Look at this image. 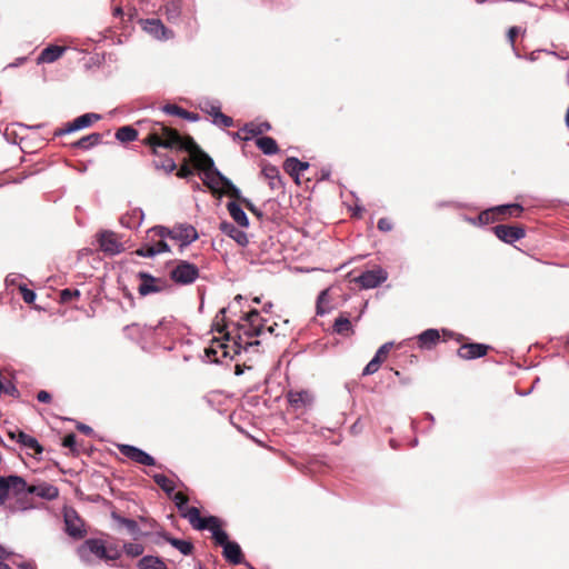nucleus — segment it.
Instances as JSON below:
<instances>
[{"label": "nucleus", "instance_id": "obj_1", "mask_svg": "<svg viewBox=\"0 0 569 569\" xmlns=\"http://www.w3.org/2000/svg\"><path fill=\"white\" fill-rule=\"evenodd\" d=\"M143 143L151 146L154 153L157 147L188 152L193 166L201 171V179L209 189L212 191L224 189L233 198L240 201L243 199L240 190L214 167L213 159L203 152L192 138H182L176 130L156 122Z\"/></svg>", "mask_w": 569, "mask_h": 569}, {"label": "nucleus", "instance_id": "obj_2", "mask_svg": "<svg viewBox=\"0 0 569 569\" xmlns=\"http://www.w3.org/2000/svg\"><path fill=\"white\" fill-rule=\"evenodd\" d=\"M152 234L158 236V238H170L178 241L181 250L194 242L199 237L196 228L188 223L178 224L171 229L162 226H156L149 229V238H151Z\"/></svg>", "mask_w": 569, "mask_h": 569}, {"label": "nucleus", "instance_id": "obj_3", "mask_svg": "<svg viewBox=\"0 0 569 569\" xmlns=\"http://www.w3.org/2000/svg\"><path fill=\"white\" fill-rule=\"evenodd\" d=\"M77 553L82 562L90 565L96 559L113 560L101 539H88L79 546Z\"/></svg>", "mask_w": 569, "mask_h": 569}, {"label": "nucleus", "instance_id": "obj_4", "mask_svg": "<svg viewBox=\"0 0 569 569\" xmlns=\"http://www.w3.org/2000/svg\"><path fill=\"white\" fill-rule=\"evenodd\" d=\"M28 489L29 485L20 476L0 477V506L4 503L10 493L20 496L28 493Z\"/></svg>", "mask_w": 569, "mask_h": 569}, {"label": "nucleus", "instance_id": "obj_5", "mask_svg": "<svg viewBox=\"0 0 569 569\" xmlns=\"http://www.w3.org/2000/svg\"><path fill=\"white\" fill-rule=\"evenodd\" d=\"M171 279L179 284H190L199 277V269L196 264L184 260L178 261L170 271Z\"/></svg>", "mask_w": 569, "mask_h": 569}, {"label": "nucleus", "instance_id": "obj_6", "mask_svg": "<svg viewBox=\"0 0 569 569\" xmlns=\"http://www.w3.org/2000/svg\"><path fill=\"white\" fill-rule=\"evenodd\" d=\"M170 250L168 243L166 242V238H158V236L152 234L149 238V231L147 232V241L134 251V253L139 257L152 258L157 254L168 252Z\"/></svg>", "mask_w": 569, "mask_h": 569}, {"label": "nucleus", "instance_id": "obj_7", "mask_svg": "<svg viewBox=\"0 0 569 569\" xmlns=\"http://www.w3.org/2000/svg\"><path fill=\"white\" fill-rule=\"evenodd\" d=\"M138 278L141 280L138 292L140 296L146 297L151 293L161 292L167 288V281L161 278H156L152 274L141 271L138 273Z\"/></svg>", "mask_w": 569, "mask_h": 569}, {"label": "nucleus", "instance_id": "obj_8", "mask_svg": "<svg viewBox=\"0 0 569 569\" xmlns=\"http://www.w3.org/2000/svg\"><path fill=\"white\" fill-rule=\"evenodd\" d=\"M98 242L100 249L108 256H117L124 250L122 242L113 231H102Z\"/></svg>", "mask_w": 569, "mask_h": 569}, {"label": "nucleus", "instance_id": "obj_9", "mask_svg": "<svg viewBox=\"0 0 569 569\" xmlns=\"http://www.w3.org/2000/svg\"><path fill=\"white\" fill-rule=\"evenodd\" d=\"M388 278V273L382 268H376L362 272L358 278L357 282L363 289H373L385 282Z\"/></svg>", "mask_w": 569, "mask_h": 569}, {"label": "nucleus", "instance_id": "obj_10", "mask_svg": "<svg viewBox=\"0 0 569 569\" xmlns=\"http://www.w3.org/2000/svg\"><path fill=\"white\" fill-rule=\"evenodd\" d=\"M119 451L128 459L143 466H154L156 460L148 452L131 445H119Z\"/></svg>", "mask_w": 569, "mask_h": 569}, {"label": "nucleus", "instance_id": "obj_11", "mask_svg": "<svg viewBox=\"0 0 569 569\" xmlns=\"http://www.w3.org/2000/svg\"><path fill=\"white\" fill-rule=\"evenodd\" d=\"M101 116L98 113H84L78 118H76L73 121L67 123L64 128L59 129L56 134L57 136H63L69 134L72 132H76L81 129H86L90 127L94 121L100 120Z\"/></svg>", "mask_w": 569, "mask_h": 569}, {"label": "nucleus", "instance_id": "obj_12", "mask_svg": "<svg viewBox=\"0 0 569 569\" xmlns=\"http://www.w3.org/2000/svg\"><path fill=\"white\" fill-rule=\"evenodd\" d=\"M206 355L211 362L217 363L221 362L222 359H232L233 357L231 355V347L224 341L217 338L212 339L211 345L206 349Z\"/></svg>", "mask_w": 569, "mask_h": 569}, {"label": "nucleus", "instance_id": "obj_13", "mask_svg": "<svg viewBox=\"0 0 569 569\" xmlns=\"http://www.w3.org/2000/svg\"><path fill=\"white\" fill-rule=\"evenodd\" d=\"M493 232L498 239L510 244L526 236L523 228L507 224H498L493 227Z\"/></svg>", "mask_w": 569, "mask_h": 569}, {"label": "nucleus", "instance_id": "obj_14", "mask_svg": "<svg viewBox=\"0 0 569 569\" xmlns=\"http://www.w3.org/2000/svg\"><path fill=\"white\" fill-rule=\"evenodd\" d=\"M521 211H522V207L520 204H517V203L501 204L493 209L482 211L479 214L478 220L481 224H485V223H488L492 219V217L496 212L500 213V214H509V216L518 217L521 213Z\"/></svg>", "mask_w": 569, "mask_h": 569}, {"label": "nucleus", "instance_id": "obj_15", "mask_svg": "<svg viewBox=\"0 0 569 569\" xmlns=\"http://www.w3.org/2000/svg\"><path fill=\"white\" fill-rule=\"evenodd\" d=\"M202 521L206 525V529L211 531L212 538L217 545L223 548L227 543L230 542L228 533L220 528V521L217 517L209 516L203 518Z\"/></svg>", "mask_w": 569, "mask_h": 569}, {"label": "nucleus", "instance_id": "obj_16", "mask_svg": "<svg viewBox=\"0 0 569 569\" xmlns=\"http://www.w3.org/2000/svg\"><path fill=\"white\" fill-rule=\"evenodd\" d=\"M142 28L146 32L156 39H170L173 33L164 27L159 19H147L142 21Z\"/></svg>", "mask_w": 569, "mask_h": 569}, {"label": "nucleus", "instance_id": "obj_17", "mask_svg": "<svg viewBox=\"0 0 569 569\" xmlns=\"http://www.w3.org/2000/svg\"><path fill=\"white\" fill-rule=\"evenodd\" d=\"M177 509L182 518L188 519L192 528L197 530H206V525L202 521L203 518L200 517V511L197 507H189L188 503H186L178 506Z\"/></svg>", "mask_w": 569, "mask_h": 569}, {"label": "nucleus", "instance_id": "obj_18", "mask_svg": "<svg viewBox=\"0 0 569 569\" xmlns=\"http://www.w3.org/2000/svg\"><path fill=\"white\" fill-rule=\"evenodd\" d=\"M64 523L67 533L76 539H80L84 536L86 530L83 528L82 520L77 516L76 512H67L64 515Z\"/></svg>", "mask_w": 569, "mask_h": 569}, {"label": "nucleus", "instance_id": "obj_19", "mask_svg": "<svg viewBox=\"0 0 569 569\" xmlns=\"http://www.w3.org/2000/svg\"><path fill=\"white\" fill-rule=\"evenodd\" d=\"M489 346L483 343H466L458 349V356L466 360L481 358L487 355Z\"/></svg>", "mask_w": 569, "mask_h": 569}, {"label": "nucleus", "instance_id": "obj_20", "mask_svg": "<svg viewBox=\"0 0 569 569\" xmlns=\"http://www.w3.org/2000/svg\"><path fill=\"white\" fill-rule=\"evenodd\" d=\"M287 399L290 406L295 409L309 407L313 402V396L307 390H290L287 393Z\"/></svg>", "mask_w": 569, "mask_h": 569}, {"label": "nucleus", "instance_id": "obj_21", "mask_svg": "<svg viewBox=\"0 0 569 569\" xmlns=\"http://www.w3.org/2000/svg\"><path fill=\"white\" fill-rule=\"evenodd\" d=\"M28 493L46 500H53L59 496V489L51 483L41 482L39 485L29 486Z\"/></svg>", "mask_w": 569, "mask_h": 569}, {"label": "nucleus", "instance_id": "obj_22", "mask_svg": "<svg viewBox=\"0 0 569 569\" xmlns=\"http://www.w3.org/2000/svg\"><path fill=\"white\" fill-rule=\"evenodd\" d=\"M182 9V0H168L162 7V12L168 22L177 24L180 22Z\"/></svg>", "mask_w": 569, "mask_h": 569}, {"label": "nucleus", "instance_id": "obj_23", "mask_svg": "<svg viewBox=\"0 0 569 569\" xmlns=\"http://www.w3.org/2000/svg\"><path fill=\"white\" fill-rule=\"evenodd\" d=\"M220 230L226 236L233 239L239 246L246 247L249 243L248 236L244 231L238 229L233 223L223 221L220 223Z\"/></svg>", "mask_w": 569, "mask_h": 569}, {"label": "nucleus", "instance_id": "obj_24", "mask_svg": "<svg viewBox=\"0 0 569 569\" xmlns=\"http://www.w3.org/2000/svg\"><path fill=\"white\" fill-rule=\"evenodd\" d=\"M144 214L140 208H134L120 218V223L127 229H137L142 224Z\"/></svg>", "mask_w": 569, "mask_h": 569}, {"label": "nucleus", "instance_id": "obj_25", "mask_svg": "<svg viewBox=\"0 0 569 569\" xmlns=\"http://www.w3.org/2000/svg\"><path fill=\"white\" fill-rule=\"evenodd\" d=\"M223 557L232 565L244 563L243 555L239 543L230 541L223 547Z\"/></svg>", "mask_w": 569, "mask_h": 569}, {"label": "nucleus", "instance_id": "obj_26", "mask_svg": "<svg viewBox=\"0 0 569 569\" xmlns=\"http://www.w3.org/2000/svg\"><path fill=\"white\" fill-rule=\"evenodd\" d=\"M260 313L257 310H252L246 315V321L248 323V329L246 333L249 336H260L264 331V326L260 322Z\"/></svg>", "mask_w": 569, "mask_h": 569}, {"label": "nucleus", "instance_id": "obj_27", "mask_svg": "<svg viewBox=\"0 0 569 569\" xmlns=\"http://www.w3.org/2000/svg\"><path fill=\"white\" fill-rule=\"evenodd\" d=\"M9 436L11 439H16L23 447L34 450L38 455L42 453L43 451V448L39 441L34 437L29 436L23 431H19L17 436L14 432H9Z\"/></svg>", "mask_w": 569, "mask_h": 569}, {"label": "nucleus", "instance_id": "obj_28", "mask_svg": "<svg viewBox=\"0 0 569 569\" xmlns=\"http://www.w3.org/2000/svg\"><path fill=\"white\" fill-rule=\"evenodd\" d=\"M309 168L308 162H302L296 157L287 158L283 162L284 171L293 177L296 180L299 179V174Z\"/></svg>", "mask_w": 569, "mask_h": 569}, {"label": "nucleus", "instance_id": "obj_29", "mask_svg": "<svg viewBox=\"0 0 569 569\" xmlns=\"http://www.w3.org/2000/svg\"><path fill=\"white\" fill-rule=\"evenodd\" d=\"M66 51L64 47L49 46L41 51L37 58L38 63H52L57 61Z\"/></svg>", "mask_w": 569, "mask_h": 569}, {"label": "nucleus", "instance_id": "obj_30", "mask_svg": "<svg viewBox=\"0 0 569 569\" xmlns=\"http://www.w3.org/2000/svg\"><path fill=\"white\" fill-rule=\"evenodd\" d=\"M112 518L126 530L133 539H139L143 536L138 522L133 519L124 518L119 515L112 513Z\"/></svg>", "mask_w": 569, "mask_h": 569}, {"label": "nucleus", "instance_id": "obj_31", "mask_svg": "<svg viewBox=\"0 0 569 569\" xmlns=\"http://www.w3.org/2000/svg\"><path fill=\"white\" fill-rule=\"evenodd\" d=\"M270 129H271V126L267 121L259 122V123H257V122H249V123H246L241 128V131L247 133V136L243 139L244 140H250L253 137L261 136L262 133L269 131Z\"/></svg>", "mask_w": 569, "mask_h": 569}, {"label": "nucleus", "instance_id": "obj_32", "mask_svg": "<svg viewBox=\"0 0 569 569\" xmlns=\"http://www.w3.org/2000/svg\"><path fill=\"white\" fill-rule=\"evenodd\" d=\"M227 209L236 223H238L242 228H247L249 226V219L247 217V213L238 203L230 201L227 204Z\"/></svg>", "mask_w": 569, "mask_h": 569}, {"label": "nucleus", "instance_id": "obj_33", "mask_svg": "<svg viewBox=\"0 0 569 569\" xmlns=\"http://www.w3.org/2000/svg\"><path fill=\"white\" fill-rule=\"evenodd\" d=\"M256 146L267 156L276 154L279 151L276 140L268 136L257 138Z\"/></svg>", "mask_w": 569, "mask_h": 569}, {"label": "nucleus", "instance_id": "obj_34", "mask_svg": "<svg viewBox=\"0 0 569 569\" xmlns=\"http://www.w3.org/2000/svg\"><path fill=\"white\" fill-rule=\"evenodd\" d=\"M101 134L98 132L90 133L88 136H84L72 143L73 148L82 149V150H89L93 148L94 146L99 144L101 142Z\"/></svg>", "mask_w": 569, "mask_h": 569}, {"label": "nucleus", "instance_id": "obj_35", "mask_svg": "<svg viewBox=\"0 0 569 569\" xmlns=\"http://www.w3.org/2000/svg\"><path fill=\"white\" fill-rule=\"evenodd\" d=\"M333 331L341 336H350L353 333V328H352L351 321L345 313H341L335 320Z\"/></svg>", "mask_w": 569, "mask_h": 569}, {"label": "nucleus", "instance_id": "obj_36", "mask_svg": "<svg viewBox=\"0 0 569 569\" xmlns=\"http://www.w3.org/2000/svg\"><path fill=\"white\" fill-rule=\"evenodd\" d=\"M439 338L440 336L437 329H427L418 336V342L421 348H430Z\"/></svg>", "mask_w": 569, "mask_h": 569}, {"label": "nucleus", "instance_id": "obj_37", "mask_svg": "<svg viewBox=\"0 0 569 569\" xmlns=\"http://www.w3.org/2000/svg\"><path fill=\"white\" fill-rule=\"evenodd\" d=\"M262 174L266 179L269 180V186L271 189H278L281 186V178L277 167L274 166H266L262 169Z\"/></svg>", "mask_w": 569, "mask_h": 569}, {"label": "nucleus", "instance_id": "obj_38", "mask_svg": "<svg viewBox=\"0 0 569 569\" xmlns=\"http://www.w3.org/2000/svg\"><path fill=\"white\" fill-rule=\"evenodd\" d=\"M164 540L169 542L172 547L179 550L182 555L188 556L192 552L193 546L190 541L181 540L178 538L164 536Z\"/></svg>", "mask_w": 569, "mask_h": 569}, {"label": "nucleus", "instance_id": "obj_39", "mask_svg": "<svg viewBox=\"0 0 569 569\" xmlns=\"http://www.w3.org/2000/svg\"><path fill=\"white\" fill-rule=\"evenodd\" d=\"M138 138V131L131 126H124L117 130L116 139L120 142H131Z\"/></svg>", "mask_w": 569, "mask_h": 569}, {"label": "nucleus", "instance_id": "obj_40", "mask_svg": "<svg viewBox=\"0 0 569 569\" xmlns=\"http://www.w3.org/2000/svg\"><path fill=\"white\" fill-rule=\"evenodd\" d=\"M152 479L168 495H171L176 489L174 482L162 473L153 475Z\"/></svg>", "mask_w": 569, "mask_h": 569}, {"label": "nucleus", "instance_id": "obj_41", "mask_svg": "<svg viewBox=\"0 0 569 569\" xmlns=\"http://www.w3.org/2000/svg\"><path fill=\"white\" fill-rule=\"evenodd\" d=\"M163 561L159 557L144 556L138 562L139 569H161Z\"/></svg>", "mask_w": 569, "mask_h": 569}, {"label": "nucleus", "instance_id": "obj_42", "mask_svg": "<svg viewBox=\"0 0 569 569\" xmlns=\"http://www.w3.org/2000/svg\"><path fill=\"white\" fill-rule=\"evenodd\" d=\"M200 109L213 118L214 114L221 111V106L216 100L204 99L200 102Z\"/></svg>", "mask_w": 569, "mask_h": 569}, {"label": "nucleus", "instance_id": "obj_43", "mask_svg": "<svg viewBox=\"0 0 569 569\" xmlns=\"http://www.w3.org/2000/svg\"><path fill=\"white\" fill-rule=\"evenodd\" d=\"M329 303V295L328 290H322L317 299V315L323 316L327 312H329V307L326 308L325 306Z\"/></svg>", "mask_w": 569, "mask_h": 569}, {"label": "nucleus", "instance_id": "obj_44", "mask_svg": "<svg viewBox=\"0 0 569 569\" xmlns=\"http://www.w3.org/2000/svg\"><path fill=\"white\" fill-rule=\"evenodd\" d=\"M123 550L127 556L134 558L141 556L144 551V548L141 543L128 542L123 545Z\"/></svg>", "mask_w": 569, "mask_h": 569}, {"label": "nucleus", "instance_id": "obj_45", "mask_svg": "<svg viewBox=\"0 0 569 569\" xmlns=\"http://www.w3.org/2000/svg\"><path fill=\"white\" fill-rule=\"evenodd\" d=\"M212 123L219 127L229 128L233 126V119L221 111L212 118Z\"/></svg>", "mask_w": 569, "mask_h": 569}, {"label": "nucleus", "instance_id": "obj_46", "mask_svg": "<svg viewBox=\"0 0 569 569\" xmlns=\"http://www.w3.org/2000/svg\"><path fill=\"white\" fill-rule=\"evenodd\" d=\"M172 325H173L172 318H163L156 326L150 325L149 329L153 330V331L163 330L164 332L169 333Z\"/></svg>", "mask_w": 569, "mask_h": 569}, {"label": "nucleus", "instance_id": "obj_47", "mask_svg": "<svg viewBox=\"0 0 569 569\" xmlns=\"http://www.w3.org/2000/svg\"><path fill=\"white\" fill-rule=\"evenodd\" d=\"M80 297V291L78 289H63L60 292V301L62 303H68L74 298Z\"/></svg>", "mask_w": 569, "mask_h": 569}, {"label": "nucleus", "instance_id": "obj_48", "mask_svg": "<svg viewBox=\"0 0 569 569\" xmlns=\"http://www.w3.org/2000/svg\"><path fill=\"white\" fill-rule=\"evenodd\" d=\"M162 111L166 112L167 114H170V116H178V117H182V116H187L188 114V111L180 108L179 106L177 104H166L162 107Z\"/></svg>", "mask_w": 569, "mask_h": 569}, {"label": "nucleus", "instance_id": "obj_49", "mask_svg": "<svg viewBox=\"0 0 569 569\" xmlns=\"http://www.w3.org/2000/svg\"><path fill=\"white\" fill-rule=\"evenodd\" d=\"M380 365H381V361H379V360H378V357H373V358L368 362V365L365 367L362 375H363V376L373 375L375 372H377V371H378V369H379Z\"/></svg>", "mask_w": 569, "mask_h": 569}, {"label": "nucleus", "instance_id": "obj_50", "mask_svg": "<svg viewBox=\"0 0 569 569\" xmlns=\"http://www.w3.org/2000/svg\"><path fill=\"white\" fill-rule=\"evenodd\" d=\"M157 169H162L167 173H171L176 168L177 164L171 158H167L166 160L161 161V163L156 162Z\"/></svg>", "mask_w": 569, "mask_h": 569}, {"label": "nucleus", "instance_id": "obj_51", "mask_svg": "<svg viewBox=\"0 0 569 569\" xmlns=\"http://www.w3.org/2000/svg\"><path fill=\"white\" fill-rule=\"evenodd\" d=\"M20 291L26 303H32L37 298L36 292L31 289H28L26 286H21Z\"/></svg>", "mask_w": 569, "mask_h": 569}, {"label": "nucleus", "instance_id": "obj_52", "mask_svg": "<svg viewBox=\"0 0 569 569\" xmlns=\"http://www.w3.org/2000/svg\"><path fill=\"white\" fill-rule=\"evenodd\" d=\"M393 343L392 342H386L383 343L376 352V355L373 357H378V360L379 361H383L385 358L387 357L388 352L390 351V349L392 348Z\"/></svg>", "mask_w": 569, "mask_h": 569}, {"label": "nucleus", "instance_id": "obj_53", "mask_svg": "<svg viewBox=\"0 0 569 569\" xmlns=\"http://www.w3.org/2000/svg\"><path fill=\"white\" fill-rule=\"evenodd\" d=\"M177 176L181 179L189 178L193 176V169L186 162L180 166Z\"/></svg>", "mask_w": 569, "mask_h": 569}, {"label": "nucleus", "instance_id": "obj_54", "mask_svg": "<svg viewBox=\"0 0 569 569\" xmlns=\"http://www.w3.org/2000/svg\"><path fill=\"white\" fill-rule=\"evenodd\" d=\"M378 229L383 232L391 231L393 228L392 222L387 218H380L377 224Z\"/></svg>", "mask_w": 569, "mask_h": 569}, {"label": "nucleus", "instance_id": "obj_55", "mask_svg": "<svg viewBox=\"0 0 569 569\" xmlns=\"http://www.w3.org/2000/svg\"><path fill=\"white\" fill-rule=\"evenodd\" d=\"M62 446L66 448H70L71 450L76 447V435L69 433L63 438Z\"/></svg>", "mask_w": 569, "mask_h": 569}, {"label": "nucleus", "instance_id": "obj_56", "mask_svg": "<svg viewBox=\"0 0 569 569\" xmlns=\"http://www.w3.org/2000/svg\"><path fill=\"white\" fill-rule=\"evenodd\" d=\"M172 499L174 501L176 507L188 503V498L182 492L174 493Z\"/></svg>", "mask_w": 569, "mask_h": 569}, {"label": "nucleus", "instance_id": "obj_57", "mask_svg": "<svg viewBox=\"0 0 569 569\" xmlns=\"http://www.w3.org/2000/svg\"><path fill=\"white\" fill-rule=\"evenodd\" d=\"M37 399L40 402L48 403L51 401V395L46 390H41L38 392Z\"/></svg>", "mask_w": 569, "mask_h": 569}, {"label": "nucleus", "instance_id": "obj_58", "mask_svg": "<svg viewBox=\"0 0 569 569\" xmlns=\"http://www.w3.org/2000/svg\"><path fill=\"white\" fill-rule=\"evenodd\" d=\"M518 33H519V28L518 27H511L508 30V39H509V41H510L512 47L515 44V38L517 37Z\"/></svg>", "mask_w": 569, "mask_h": 569}, {"label": "nucleus", "instance_id": "obj_59", "mask_svg": "<svg viewBox=\"0 0 569 569\" xmlns=\"http://www.w3.org/2000/svg\"><path fill=\"white\" fill-rule=\"evenodd\" d=\"M241 202L247 207L248 210H250L252 213L257 216H261V212L257 210V208L253 206V203L248 199H241Z\"/></svg>", "mask_w": 569, "mask_h": 569}, {"label": "nucleus", "instance_id": "obj_60", "mask_svg": "<svg viewBox=\"0 0 569 569\" xmlns=\"http://www.w3.org/2000/svg\"><path fill=\"white\" fill-rule=\"evenodd\" d=\"M77 429L86 435H91L93 432L92 428L84 423H78Z\"/></svg>", "mask_w": 569, "mask_h": 569}, {"label": "nucleus", "instance_id": "obj_61", "mask_svg": "<svg viewBox=\"0 0 569 569\" xmlns=\"http://www.w3.org/2000/svg\"><path fill=\"white\" fill-rule=\"evenodd\" d=\"M181 118L182 119H187L189 121H197L198 120V114L188 111V114L187 116H182Z\"/></svg>", "mask_w": 569, "mask_h": 569}, {"label": "nucleus", "instance_id": "obj_62", "mask_svg": "<svg viewBox=\"0 0 569 569\" xmlns=\"http://www.w3.org/2000/svg\"><path fill=\"white\" fill-rule=\"evenodd\" d=\"M8 556H9V552H7V550L0 545V561L8 558Z\"/></svg>", "mask_w": 569, "mask_h": 569}, {"label": "nucleus", "instance_id": "obj_63", "mask_svg": "<svg viewBox=\"0 0 569 569\" xmlns=\"http://www.w3.org/2000/svg\"><path fill=\"white\" fill-rule=\"evenodd\" d=\"M20 569H36L34 566L31 562H22L19 566Z\"/></svg>", "mask_w": 569, "mask_h": 569}, {"label": "nucleus", "instance_id": "obj_64", "mask_svg": "<svg viewBox=\"0 0 569 569\" xmlns=\"http://www.w3.org/2000/svg\"><path fill=\"white\" fill-rule=\"evenodd\" d=\"M3 391L7 392V393H10V395H13V393L18 392V390H17V388L14 386H11L10 388H4Z\"/></svg>", "mask_w": 569, "mask_h": 569}]
</instances>
